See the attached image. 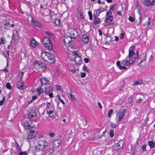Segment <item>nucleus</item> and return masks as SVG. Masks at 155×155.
<instances>
[{
  "mask_svg": "<svg viewBox=\"0 0 155 155\" xmlns=\"http://www.w3.org/2000/svg\"><path fill=\"white\" fill-rule=\"evenodd\" d=\"M113 19V18L112 16H109L108 17H107L105 21L107 22L108 23L107 24L108 25L113 26L114 24V22H111L110 23H108L110 21H112Z\"/></svg>",
  "mask_w": 155,
  "mask_h": 155,
  "instance_id": "2eb2a0df",
  "label": "nucleus"
},
{
  "mask_svg": "<svg viewBox=\"0 0 155 155\" xmlns=\"http://www.w3.org/2000/svg\"><path fill=\"white\" fill-rule=\"evenodd\" d=\"M5 41V38H0V44L2 45L4 44V42Z\"/></svg>",
  "mask_w": 155,
  "mask_h": 155,
  "instance_id": "37998d69",
  "label": "nucleus"
},
{
  "mask_svg": "<svg viewBox=\"0 0 155 155\" xmlns=\"http://www.w3.org/2000/svg\"><path fill=\"white\" fill-rule=\"evenodd\" d=\"M101 22V21L100 20V19L96 16H95L94 19V23L95 24H97L100 23Z\"/></svg>",
  "mask_w": 155,
  "mask_h": 155,
  "instance_id": "c85d7f7f",
  "label": "nucleus"
},
{
  "mask_svg": "<svg viewBox=\"0 0 155 155\" xmlns=\"http://www.w3.org/2000/svg\"><path fill=\"white\" fill-rule=\"evenodd\" d=\"M61 143L60 139L59 138H57L54 140L52 142V146L54 147V148L57 149L60 145Z\"/></svg>",
  "mask_w": 155,
  "mask_h": 155,
  "instance_id": "6e6552de",
  "label": "nucleus"
},
{
  "mask_svg": "<svg viewBox=\"0 0 155 155\" xmlns=\"http://www.w3.org/2000/svg\"><path fill=\"white\" fill-rule=\"evenodd\" d=\"M40 81L41 83L45 84H48L50 83V81L45 78H41Z\"/></svg>",
  "mask_w": 155,
  "mask_h": 155,
  "instance_id": "393cba45",
  "label": "nucleus"
},
{
  "mask_svg": "<svg viewBox=\"0 0 155 155\" xmlns=\"http://www.w3.org/2000/svg\"><path fill=\"white\" fill-rule=\"evenodd\" d=\"M98 105L99 107L101 109H102V106L101 105V104L100 103L98 102Z\"/></svg>",
  "mask_w": 155,
  "mask_h": 155,
  "instance_id": "338daca9",
  "label": "nucleus"
},
{
  "mask_svg": "<svg viewBox=\"0 0 155 155\" xmlns=\"http://www.w3.org/2000/svg\"><path fill=\"white\" fill-rule=\"evenodd\" d=\"M134 46H133L130 47L129 50L128 57L126 58L127 59L129 58L131 60L132 59H134V61H135V57H133V56H134L135 54V53L133 51V49H134Z\"/></svg>",
  "mask_w": 155,
  "mask_h": 155,
  "instance_id": "39448f33",
  "label": "nucleus"
},
{
  "mask_svg": "<svg viewBox=\"0 0 155 155\" xmlns=\"http://www.w3.org/2000/svg\"><path fill=\"white\" fill-rule=\"evenodd\" d=\"M54 112V110H50L49 111L47 110V111H46L47 114H49V116L51 117H53V115L51 116V114L52 113H53Z\"/></svg>",
  "mask_w": 155,
  "mask_h": 155,
  "instance_id": "f704fd0d",
  "label": "nucleus"
},
{
  "mask_svg": "<svg viewBox=\"0 0 155 155\" xmlns=\"http://www.w3.org/2000/svg\"><path fill=\"white\" fill-rule=\"evenodd\" d=\"M50 103L48 102L47 103V107H46V109L47 110V109H48L50 106Z\"/></svg>",
  "mask_w": 155,
  "mask_h": 155,
  "instance_id": "864d4df0",
  "label": "nucleus"
},
{
  "mask_svg": "<svg viewBox=\"0 0 155 155\" xmlns=\"http://www.w3.org/2000/svg\"><path fill=\"white\" fill-rule=\"evenodd\" d=\"M34 64V68L38 71H41L45 69V64H43L41 61H36Z\"/></svg>",
  "mask_w": 155,
  "mask_h": 155,
  "instance_id": "f03ea898",
  "label": "nucleus"
},
{
  "mask_svg": "<svg viewBox=\"0 0 155 155\" xmlns=\"http://www.w3.org/2000/svg\"><path fill=\"white\" fill-rule=\"evenodd\" d=\"M86 76V74L85 73H81V77L82 78H84Z\"/></svg>",
  "mask_w": 155,
  "mask_h": 155,
  "instance_id": "6e6d98bb",
  "label": "nucleus"
},
{
  "mask_svg": "<svg viewBox=\"0 0 155 155\" xmlns=\"http://www.w3.org/2000/svg\"><path fill=\"white\" fill-rule=\"evenodd\" d=\"M142 99L140 98L139 99H138L137 100V102L139 103H141L142 102Z\"/></svg>",
  "mask_w": 155,
  "mask_h": 155,
  "instance_id": "bf43d9fd",
  "label": "nucleus"
},
{
  "mask_svg": "<svg viewBox=\"0 0 155 155\" xmlns=\"http://www.w3.org/2000/svg\"><path fill=\"white\" fill-rule=\"evenodd\" d=\"M53 90V87L52 86H50L48 87L45 90V92L46 94H48V93L49 92H50L52 91Z\"/></svg>",
  "mask_w": 155,
  "mask_h": 155,
  "instance_id": "a878e982",
  "label": "nucleus"
},
{
  "mask_svg": "<svg viewBox=\"0 0 155 155\" xmlns=\"http://www.w3.org/2000/svg\"><path fill=\"white\" fill-rule=\"evenodd\" d=\"M45 33L47 34V35H49V37L51 38V37H53L54 36V35L52 34H51L49 32H46Z\"/></svg>",
  "mask_w": 155,
  "mask_h": 155,
  "instance_id": "a18cd8bd",
  "label": "nucleus"
},
{
  "mask_svg": "<svg viewBox=\"0 0 155 155\" xmlns=\"http://www.w3.org/2000/svg\"><path fill=\"white\" fill-rule=\"evenodd\" d=\"M125 111L124 109H120L116 113V119L117 122H119L122 120L124 117Z\"/></svg>",
  "mask_w": 155,
  "mask_h": 155,
  "instance_id": "7ed1b4c3",
  "label": "nucleus"
},
{
  "mask_svg": "<svg viewBox=\"0 0 155 155\" xmlns=\"http://www.w3.org/2000/svg\"><path fill=\"white\" fill-rule=\"evenodd\" d=\"M36 91H37L39 94L43 93L44 92V91L42 89H39L38 88L36 89Z\"/></svg>",
  "mask_w": 155,
  "mask_h": 155,
  "instance_id": "e433bc0d",
  "label": "nucleus"
},
{
  "mask_svg": "<svg viewBox=\"0 0 155 155\" xmlns=\"http://www.w3.org/2000/svg\"><path fill=\"white\" fill-rule=\"evenodd\" d=\"M113 112V110L112 109H110L108 112V117L109 118H110L111 117V116Z\"/></svg>",
  "mask_w": 155,
  "mask_h": 155,
  "instance_id": "72a5a7b5",
  "label": "nucleus"
},
{
  "mask_svg": "<svg viewBox=\"0 0 155 155\" xmlns=\"http://www.w3.org/2000/svg\"><path fill=\"white\" fill-rule=\"evenodd\" d=\"M150 18H148V20L147 21V23L146 24H143V25L144 26H145V25H148L149 24V23H150Z\"/></svg>",
  "mask_w": 155,
  "mask_h": 155,
  "instance_id": "8fccbe9b",
  "label": "nucleus"
},
{
  "mask_svg": "<svg viewBox=\"0 0 155 155\" xmlns=\"http://www.w3.org/2000/svg\"><path fill=\"white\" fill-rule=\"evenodd\" d=\"M31 45L33 48H35L38 44V43L36 41L34 38H32L31 40H30Z\"/></svg>",
  "mask_w": 155,
  "mask_h": 155,
  "instance_id": "412c9836",
  "label": "nucleus"
},
{
  "mask_svg": "<svg viewBox=\"0 0 155 155\" xmlns=\"http://www.w3.org/2000/svg\"><path fill=\"white\" fill-rule=\"evenodd\" d=\"M78 33L76 29H72L71 30L69 34L73 39H75L78 35Z\"/></svg>",
  "mask_w": 155,
  "mask_h": 155,
  "instance_id": "ddd939ff",
  "label": "nucleus"
},
{
  "mask_svg": "<svg viewBox=\"0 0 155 155\" xmlns=\"http://www.w3.org/2000/svg\"><path fill=\"white\" fill-rule=\"evenodd\" d=\"M111 126L112 128H115L116 127L117 125L115 124H112Z\"/></svg>",
  "mask_w": 155,
  "mask_h": 155,
  "instance_id": "e2e57ef3",
  "label": "nucleus"
},
{
  "mask_svg": "<svg viewBox=\"0 0 155 155\" xmlns=\"http://www.w3.org/2000/svg\"><path fill=\"white\" fill-rule=\"evenodd\" d=\"M56 89L57 90H59L61 89V87L58 84H57L56 85Z\"/></svg>",
  "mask_w": 155,
  "mask_h": 155,
  "instance_id": "603ef678",
  "label": "nucleus"
},
{
  "mask_svg": "<svg viewBox=\"0 0 155 155\" xmlns=\"http://www.w3.org/2000/svg\"><path fill=\"white\" fill-rule=\"evenodd\" d=\"M142 83V79H140L134 83L133 85H138L141 84Z\"/></svg>",
  "mask_w": 155,
  "mask_h": 155,
  "instance_id": "473e14b6",
  "label": "nucleus"
},
{
  "mask_svg": "<svg viewBox=\"0 0 155 155\" xmlns=\"http://www.w3.org/2000/svg\"><path fill=\"white\" fill-rule=\"evenodd\" d=\"M84 61L85 63H87L89 62V60L87 58H85L84 59Z\"/></svg>",
  "mask_w": 155,
  "mask_h": 155,
  "instance_id": "680f3d73",
  "label": "nucleus"
},
{
  "mask_svg": "<svg viewBox=\"0 0 155 155\" xmlns=\"http://www.w3.org/2000/svg\"><path fill=\"white\" fill-rule=\"evenodd\" d=\"M115 6V4H114L112 5L110 7V8L109 9V12H110L111 11H113L114 10V8Z\"/></svg>",
  "mask_w": 155,
  "mask_h": 155,
  "instance_id": "a19ab883",
  "label": "nucleus"
},
{
  "mask_svg": "<svg viewBox=\"0 0 155 155\" xmlns=\"http://www.w3.org/2000/svg\"><path fill=\"white\" fill-rule=\"evenodd\" d=\"M143 3L148 7H151L155 4V0H144Z\"/></svg>",
  "mask_w": 155,
  "mask_h": 155,
  "instance_id": "9b49d317",
  "label": "nucleus"
},
{
  "mask_svg": "<svg viewBox=\"0 0 155 155\" xmlns=\"http://www.w3.org/2000/svg\"><path fill=\"white\" fill-rule=\"evenodd\" d=\"M38 144L44 148L48 146V143L46 141L44 140L40 139L38 142Z\"/></svg>",
  "mask_w": 155,
  "mask_h": 155,
  "instance_id": "4468645a",
  "label": "nucleus"
},
{
  "mask_svg": "<svg viewBox=\"0 0 155 155\" xmlns=\"http://www.w3.org/2000/svg\"><path fill=\"white\" fill-rule=\"evenodd\" d=\"M150 148H153L155 147L154 143L152 141H150L148 142Z\"/></svg>",
  "mask_w": 155,
  "mask_h": 155,
  "instance_id": "2f4dec72",
  "label": "nucleus"
},
{
  "mask_svg": "<svg viewBox=\"0 0 155 155\" xmlns=\"http://www.w3.org/2000/svg\"><path fill=\"white\" fill-rule=\"evenodd\" d=\"M37 135V132L36 131L31 130L29 131L28 134V135L27 139L30 140L34 138Z\"/></svg>",
  "mask_w": 155,
  "mask_h": 155,
  "instance_id": "9d476101",
  "label": "nucleus"
},
{
  "mask_svg": "<svg viewBox=\"0 0 155 155\" xmlns=\"http://www.w3.org/2000/svg\"><path fill=\"white\" fill-rule=\"evenodd\" d=\"M37 98V97L36 96L34 95L32 97V99L33 100H35Z\"/></svg>",
  "mask_w": 155,
  "mask_h": 155,
  "instance_id": "774afa93",
  "label": "nucleus"
},
{
  "mask_svg": "<svg viewBox=\"0 0 155 155\" xmlns=\"http://www.w3.org/2000/svg\"><path fill=\"white\" fill-rule=\"evenodd\" d=\"M6 87L7 88L9 89H11L12 88V86L10 85V84L9 83H7L6 85Z\"/></svg>",
  "mask_w": 155,
  "mask_h": 155,
  "instance_id": "79ce46f5",
  "label": "nucleus"
},
{
  "mask_svg": "<svg viewBox=\"0 0 155 155\" xmlns=\"http://www.w3.org/2000/svg\"><path fill=\"white\" fill-rule=\"evenodd\" d=\"M24 85V83L22 82L21 80H20V81L18 82L17 83V87L19 89L22 90L23 89V86Z\"/></svg>",
  "mask_w": 155,
  "mask_h": 155,
  "instance_id": "4be33fe9",
  "label": "nucleus"
},
{
  "mask_svg": "<svg viewBox=\"0 0 155 155\" xmlns=\"http://www.w3.org/2000/svg\"><path fill=\"white\" fill-rule=\"evenodd\" d=\"M47 95H48L50 97H52L53 96V94L52 93L49 92V93H48Z\"/></svg>",
  "mask_w": 155,
  "mask_h": 155,
  "instance_id": "4d7b16f0",
  "label": "nucleus"
},
{
  "mask_svg": "<svg viewBox=\"0 0 155 155\" xmlns=\"http://www.w3.org/2000/svg\"><path fill=\"white\" fill-rule=\"evenodd\" d=\"M61 20L59 18H57L55 19V23L56 25H59L61 24Z\"/></svg>",
  "mask_w": 155,
  "mask_h": 155,
  "instance_id": "c9c22d12",
  "label": "nucleus"
},
{
  "mask_svg": "<svg viewBox=\"0 0 155 155\" xmlns=\"http://www.w3.org/2000/svg\"><path fill=\"white\" fill-rule=\"evenodd\" d=\"M44 149L45 148L41 147V146H40L38 144V145L37 146L35 147V150L34 151L35 152L39 151L41 152V153H42L44 151Z\"/></svg>",
  "mask_w": 155,
  "mask_h": 155,
  "instance_id": "f3484780",
  "label": "nucleus"
},
{
  "mask_svg": "<svg viewBox=\"0 0 155 155\" xmlns=\"http://www.w3.org/2000/svg\"><path fill=\"white\" fill-rule=\"evenodd\" d=\"M124 36V33L123 32L121 33L120 35V39H123Z\"/></svg>",
  "mask_w": 155,
  "mask_h": 155,
  "instance_id": "de8ad7c7",
  "label": "nucleus"
},
{
  "mask_svg": "<svg viewBox=\"0 0 155 155\" xmlns=\"http://www.w3.org/2000/svg\"><path fill=\"white\" fill-rule=\"evenodd\" d=\"M28 153L26 151L24 152H20L19 155H27Z\"/></svg>",
  "mask_w": 155,
  "mask_h": 155,
  "instance_id": "c03bdc74",
  "label": "nucleus"
},
{
  "mask_svg": "<svg viewBox=\"0 0 155 155\" xmlns=\"http://www.w3.org/2000/svg\"><path fill=\"white\" fill-rule=\"evenodd\" d=\"M7 22L4 24V27L5 29L8 30L10 27L9 20L8 19L6 20Z\"/></svg>",
  "mask_w": 155,
  "mask_h": 155,
  "instance_id": "b1692460",
  "label": "nucleus"
},
{
  "mask_svg": "<svg viewBox=\"0 0 155 155\" xmlns=\"http://www.w3.org/2000/svg\"><path fill=\"white\" fill-rule=\"evenodd\" d=\"M36 115L35 112L33 110H30L28 112V114L27 115V118H31Z\"/></svg>",
  "mask_w": 155,
  "mask_h": 155,
  "instance_id": "a211bd4d",
  "label": "nucleus"
},
{
  "mask_svg": "<svg viewBox=\"0 0 155 155\" xmlns=\"http://www.w3.org/2000/svg\"><path fill=\"white\" fill-rule=\"evenodd\" d=\"M72 37L68 35H65L63 40L64 43L65 45H68L72 41Z\"/></svg>",
  "mask_w": 155,
  "mask_h": 155,
  "instance_id": "f8f14e48",
  "label": "nucleus"
},
{
  "mask_svg": "<svg viewBox=\"0 0 155 155\" xmlns=\"http://www.w3.org/2000/svg\"><path fill=\"white\" fill-rule=\"evenodd\" d=\"M98 31L99 33V35L100 36L102 35V31L100 30H98Z\"/></svg>",
  "mask_w": 155,
  "mask_h": 155,
  "instance_id": "69168bd1",
  "label": "nucleus"
},
{
  "mask_svg": "<svg viewBox=\"0 0 155 155\" xmlns=\"http://www.w3.org/2000/svg\"><path fill=\"white\" fill-rule=\"evenodd\" d=\"M56 149L54 147H52L51 145V146L49 147L48 152L49 154H52L54 152V150Z\"/></svg>",
  "mask_w": 155,
  "mask_h": 155,
  "instance_id": "c756f323",
  "label": "nucleus"
},
{
  "mask_svg": "<svg viewBox=\"0 0 155 155\" xmlns=\"http://www.w3.org/2000/svg\"><path fill=\"white\" fill-rule=\"evenodd\" d=\"M31 23L32 25H34L35 26L38 28H40L41 26V24L38 21L32 19L31 21Z\"/></svg>",
  "mask_w": 155,
  "mask_h": 155,
  "instance_id": "aec40b11",
  "label": "nucleus"
},
{
  "mask_svg": "<svg viewBox=\"0 0 155 155\" xmlns=\"http://www.w3.org/2000/svg\"><path fill=\"white\" fill-rule=\"evenodd\" d=\"M47 52H42L41 55V57L45 61L47 60Z\"/></svg>",
  "mask_w": 155,
  "mask_h": 155,
  "instance_id": "cd10ccee",
  "label": "nucleus"
},
{
  "mask_svg": "<svg viewBox=\"0 0 155 155\" xmlns=\"http://www.w3.org/2000/svg\"><path fill=\"white\" fill-rule=\"evenodd\" d=\"M24 74V72H21L20 74V78H21L20 80H22V77L23 75Z\"/></svg>",
  "mask_w": 155,
  "mask_h": 155,
  "instance_id": "5fc2aeb1",
  "label": "nucleus"
},
{
  "mask_svg": "<svg viewBox=\"0 0 155 155\" xmlns=\"http://www.w3.org/2000/svg\"><path fill=\"white\" fill-rule=\"evenodd\" d=\"M117 65L121 70L127 69V68L126 67L121 65L120 62L119 61H118L117 62Z\"/></svg>",
  "mask_w": 155,
  "mask_h": 155,
  "instance_id": "bb28decb",
  "label": "nucleus"
},
{
  "mask_svg": "<svg viewBox=\"0 0 155 155\" xmlns=\"http://www.w3.org/2000/svg\"><path fill=\"white\" fill-rule=\"evenodd\" d=\"M70 97L71 99L73 101L75 100V98L74 96L71 93L69 94Z\"/></svg>",
  "mask_w": 155,
  "mask_h": 155,
  "instance_id": "58836bf2",
  "label": "nucleus"
},
{
  "mask_svg": "<svg viewBox=\"0 0 155 155\" xmlns=\"http://www.w3.org/2000/svg\"><path fill=\"white\" fill-rule=\"evenodd\" d=\"M70 71H71L73 73H74L76 72V71L74 68L73 69H70L69 70Z\"/></svg>",
  "mask_w": 155,
  "mask_h": 155,
  "instance_id": "3c124183",
  "label": "nucleus"
},
{
  "mask_svg": "<svg viewBox=\"0 0 155 155\" xmlns=\"http://www.w3.org/2000/svg\"><path fill=\"white\" fill-rule=\"evenodd\" d=\"M129 20L130 21H131V22H133L134 21V18H133L132 17H131V16H130L129 17Z\"/></svg>",
  "mask_w": 155,
  "mask_h": 155,
  "instance_id": "49530a36",
  "label": "nucleus"
},
{
  "mask_svg": "<svg viewBox=\"0 0 155 155\" xmlns=\"http://www.w3.org/2000/svg\"><path fill=\"white\" fill-rule=\"evenodd\" d=\"M51 52H47V60H45V61H52V62H50L51 63L53 62L54 61V54H55V52L52 50H50Z\"/></svg>",
  "mask_w": 155,
  "mask_h": 155,
  "instance_id": "20e7f679",
  "label": "nucleus"
},
{
  "mask_svg": "<svg viewBox=\"0 0 155 155\" xmlns=\"http://www.w3.org/2000/svg\"><path fill=\"white\" fill-rule=\"evenodd\" d=\"M48 135L50 137H53L55 135V134H54V133H53L52 132L49 133Z\"/></svg>",
  "mask_w": 155,
  "mask_h": 155,
  "instance_id": "09e8293b",
  "label": "nucleus"
},
{
  "mask_svg": "<svg viewBox=\"0 0 155 155\" xmlns=\"http://www.w3.org/2000/svg\"><path fill=\"white\" fill-rule=\"evenodd\" d=\"M136 57H135V58L136 59H138L139 58V54H138V51H137L136 52Z\"/></svg>",
  "mask_w": 155,
  "mask_h": 155,
  "instance_id": "13d9d810",
  "label": "nucleus"
},
{
  "mask_svg": "<svg viewBox=\"0 0 155 155\" xmlns=\"http://www.w3.org/2000/svg\"><path fill=\"white\" fill-rule=\"evenodd\" d=\"M104 10L105 9L103 8H99L97 10V12L96 13V15L98 16L101 12L104 11Z\"/></svg>",
  "mask_w": 155,
  "mask_h": 155,
  "instance_id": "7c9ffc66",
  "label": "nucleus"
},
{
  "mask_svg": "<svg viewBox=\"0 0 155 155\" xmlns=\"http://www.w3.org/2000/svg\"><path fill=\"white\" fill-rule=\"evenodd\" d=\"M134 62V59L131 60L129 58H126V59L123 60L122 61L121 64L126 66H130L132 65Z\"/></svg>",
  "mask_w": 155,
  "mask_h": 155,
  "instance_id": "0eeeda50",
  "label": "nucleus"
},
{
  "mask_svg": "<svg viewBox=\"0 0 155 155\" xmlns=\"http://www.w3.org/2000/svg\"><path fill=\"white\" fill-rule=\"evenodd\" d=\"M114 130H111L109 132V134L110 137H112L114 136Z\"/></svg>",
  "mask_w": 155,
  "mask_h": 155,
  "instance_id": "ea45409f",
  "label": "nucleus"
},
{
  "mask_svg": "<svg viewBox=\"0 0 155 155\" xmlns=\"http://www.w3.org/2000/svg\"><path fill=\"white\" fill-rule=\"evenodd\" d=\"M142 149L143 151H144L146 150V146L145 145H143L142 147Z\"/></svg>",
  "mask_w": 155,
  "mask_h": 155,
  "instance_id": "052dcab7",
  "label": "nucleus"
},
{
  "mask_svg": "<svg viewBox=\"0 0 155 155\" xmlns=\"http://www.w3.org/2000/svg\"><path fill=\"white\" fill-rule=\"evenodd\" d=\"M12 38L15 40L18 41L19 40V36L17 31H13V32L12 36Z\"/></svg>",
  "mask_w": 155,
  "mask_h": 155,
  "instance_id": "6ab92c4d",
  "label": "nucleus"
},
{
  "mask_svg": "<svg viewBox=\"0 0 155 155\" xmlns=\"http://www.w3.org/2000/svg\"><path fill=\"white\" fill-rule=\"evenodd\" d=\"M123 143L122 140L119 141L117 143H114L112 146V148L114 150L119 149L123 147Z\"/></svg>",
  "mask_w": 155,
  "mask_h": 155,
  "instance_id": "423d86ee",
  "label": "nucleus"
},
{
  "mask_svg": "<svg viewBox=\"0 0 155 155\" xmlns=\"http://www.w3.org/2000/svg\"><path fill=\"white\" fill-rule=\"evenodd\" d=\"M82 41L84 43H87L89 41V37L86 35H84L82 37Z\"/></svg>",
  "mask_w": 155,
  "mask_h": 155,
  "instance_id": "5701e85b",
  "label": "nucleus"
},
{
  "mask_svg": "<svg viewBox=\"0 0 155 155\" xmlns=\"http://www.w3.org/2000/svg\"><path fill=\"white\" fill-rule=\"evenodd\" d=\"M15 146H16V149L17 150H18L19 151H21V148L20 147V146L18 143H15Z\"/></svg>",
  "mask_w": 155,
  "mask_h": 155,
  "instance_id": "4c0bfd02",
  "label": "nucleus"
},
{
  "mask_svg": "<svg viewBox=\"0 0 155 155\" xmlns=\"http://www.w3.org/2000/svg\"><path fill=\"white\" fill-rule=\"evenodd\" d=\"M74 61L76 65H79L82 62L81 57L78 55H76L74 58Z\"/></svg>",
  "mask_w": 155,
  "mask_h": 155,
  "instance_id": "dca6fc26",
  "label": "nucleus"
},
{
  "mask_svg": "<svg viewBox=\"0 0 155 155\" xmlns=\"http://www.w3.org/2000/svg\"><path fill=\"white\" fill-rule=\"evenodd\" d=\"M28 121H25L24 123V126L25 129L26 130H30V129H33L35 128V127L33 126H32L31 125L30 122Z\"/></svg>",
  "mask_w": 155,
  "mask_h": 155,
  "instance_id": "1a4fd4ad",
  "label": "nucleus"
},
{
  "mask_svg": "<svg viewBox=\"0 0 155 155\" xmlns=\"http://www.w3.org/2000/svg\"><path fill=\"white\" fill-rule=\"evenodd\" d=\"M42 43L47 49L49 50H52V44L49 38L45 37L42 40Z\"/></svg>",
  "mask_w": 155,
  "mask_h": 155,
  "instance_id": "f257e3e1",
  "label": "nucleus"
},
{
  "mask_svg": "<svg viewBox=\"0 0 155 155\" xmlns=\"http://www.w3.org/2000/svg\"><path fill=\"white\" fill-rule=\"evenodd\" d=\"M73 54L74 55V58H75V56H76V55H79V54H78V52L77 51L73 52Z\"/></svg>",
  "mask_w": 155,
  "mask_h": 155,
  "instance_id": "0e129e2a",
  "label": "nucleus"
}]
</instances>
